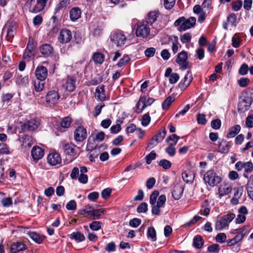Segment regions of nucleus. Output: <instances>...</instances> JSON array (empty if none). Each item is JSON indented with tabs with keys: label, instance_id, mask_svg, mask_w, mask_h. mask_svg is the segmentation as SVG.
<instances>
[{
	"label": "nucleus",
	"instance_id": "nucleus-1",
	"mask_svg": "<svg viewBox=\"0 0 253 253\" xmlns=\"http://www.w3.org/2000/svg\"><path fill=\"white\" fill-rule=\"evenodd\" d=\"M253 102V89L248 88L241 93L238 105L239 113H245L250 108Z\"/></svg>",
	"mask_w": 253,
	"mask_h": 253
},
{
	"label": "nucleus",
	"instance_id": "nucleus-2",
	"mask_svg": "<svg viewBox=\"0 0 253 253\" xmlns=\"http://www.w3.org/2000/svg\"><path fill=\"white\" fill-rule=\"evenodd\" d=\"M196 19L194 17H191L186 19L184 17H181L174 22L175 26H179L178 30L180 31H185L194 26L196 24Z\"/></svg>",
	"mask_w": 253,
	"mask_h": 253
},
{
	"label": "nucleus",
	"instance_id": "nucleus-3",
	"mask_svg": "<svg viewBox=\"0 0 253 253\" xmlns=\"http://www.w3.org/2000/svg\"><path fill=\"white\" fill-rule=\"evenodd\" d=\"M235 214L229 213L223 215L220 220H217L215 224V229L217 231H221L228 228L229 224L235 218Z\"/></svg>",
	"mask_w": 253,
	"mask_h": 253
},
{
	"label": "nucleus",
	"instance_id": "nucleus-4",
	"mask_svg": "<svg viewBox=\"0 0 253 253\" xmlns=\"http://www.w3.org/2000/svg\"><path fill=\"white\" fill-rule=\"evenodd\" d=\"M110 40L118 47L124 46L127 41L124 32L121 30L113 31L110 36Z\"/></svg>",
	"mask_w": 253,
	"mask_h": 253
},
{
	"label": "nucleus",
	"instance_id": "nucleus-5",
	"mask_svg": "<svg viewBox=\"0 0 253 253\" xmlns=\"http://www.w3.org/2000/svg\"><path fill=\"white\" fill-rule=\"evenodd\" d=\"M204 180L210 186L213 187L221 182V178L214 170H209L204 174Z\"/></svg>",
	"mask_w": 253,
	"mask_h": 253
},
{
	"label": "nucleus",
	"instance_id": "nucleus-6",
	"mask_svg": "<svg viewBox=\"0 0 253 253\" xmlns=\"http://www.w3.org/2000/svg\"><path fill=\"white\" fill-rule=\"evenodd\" d=\"M40 125V119L34 118L24 123L21 126V128L23 131H33L38 128Z\"/></svg>",
	"mask_w": 253,
	"mask_h": 253
},
{
	"label": "nucleus",
	"instance_id": "nucleus-7",
	"mask_svg": "<svg viewBox=\"0 0 253 253\" xmlns=\"http://www.w3.org/2000/svg\"><path fill=\"white\" fill-rule=\"evenodd\" d=\"M87 136L86 129L83 126H79L74 130V138L77 142H83Z\"/></svg>",
	"mask_w": 253,
	"mask_h": 253
},
{
	"label": "nucleus",
	"instance_id": "nucleus-8",
	"mask_svg": "<svg viewBox=\"0 0 253 253\" xmlns=\"http://www.w3.org/2000/svg\"><path fill=\"white\" fill-rule=\"evenodd\" d=\"M187 53L184 50L179 53L177 55L175 61L182 70H185L189 68V62L187 61Z\"/></svg>",
	"mask_w": 253,
	"mask_h": 253
},
{
	"label": "nucleus",
	"instance_id": "nucleus-9",
	"mask_svg": "<svg viewBox=\"0 0 253 253\" xmlns=\"http://www.w3.org/2000/svg\"><path fill=\"white\" fill-rule=\"evenodd\" d=\"M34 42L31 38H29L27 47L23 55V58L30 61L31 59L34 57L35 52L34 50Z\"/></svg>",
	"mask_w": 253,
	"mask_h": 253
},
{
	"label": "nucleus",
	"instance_id": "nucleus-10",
	"mask_svg": "<svg viewBox=\"0 0 253 253\" xmlns=\"http://www.w3.org/2000/svg\"><path fill=\"white\" fill-rule=\"evenodd\" d=\"M150 34V28L146 23H142L137 26L136 29V36L139 38H147Z\"/></svg>",
	"mask_w": 253,
	"mask_h": 253
},
{
	"label": "nucleus",
	"instance_id": "nucleus-11",
	"mask_svg": "<svg viewBox=\"0 0 253 253\" xmlns=\"http://www.w3.org/2000/svg\"><path fill=\"white\" fill-rule=\"evenodd\" d=\"M72 39L71 31L66 28L61 30L58 37V42L61 44L69 42Z\"/></svg>",
	"mask_w": 253,
	"mask_h": 253
},
{
	"label": "nucleus",
	"instance_id": "nucleus-12",
	"mask_svg": "<svg viewBox=\"0 0 253 253\" xmlns=\"http://www.w3.org/2000/svg\"><path fill=\"white\" fill-rule=\"evenodd\" d=\"M20 141L21 142V149L26 150L32 147L35 140L32 135L24 134L20 139Z\"/></svg>",
	"mask_w": 253,
	"mask_h": 253
},
{
	"label": "nucleus",
	"instance_id": "nucleus-13",
	"mask_svg": "<svg viewBox=\"0 0 253 253\" xmlns=\"http://www.w3.org/2000/svg\"><path fill=\"white\" fill-rule=\"evenodd\" d=\"M76 79L74 76H68L67 78L63 81V87L69 92H73L76 88Z\"/></svg>",
	"mask_w": 253,
	"mask_h": 253
},
{
	"label": "nucleus",
	"instance_id": "nucleus-14",
	"mask_svg": "<svg viewBox=\"0 0 253 253\" xmlns=\"http://www.w3.org/2000/svg\"><path fill=\"white\" fill-rule=\"evenodd\" d=\"M48 164L52 166L60 165L62 163V159L60 154L56 152L50 153L47 157Z\"/></svg>",
	"mask_w": 253,
	"mask_h": 253
},
{
	"label": "nucleus",
	"instance_id": "nucleus-15",
	"mask_svg": "<svg viewBox=\"0 0 253 253\" xmlns=\"http://www.w3.org/2000/svg\"><path fill=\"white\" fill-rule=\"evenodd\" d=\"M62 149L66 155L70 156H75L77 154L75 150L77 146L72 143L64 141L62 143Z\"/></svg>",
	"mask_w": 253,
	"mask_h": 253
},
{
	"label": "nucleus",
	"instance_id": "nucleus-16",
	"mask_svg": "<svg viewBox=\"0 0 253 253\" xmlns=\"http://www.w3.org/2000/svg\"><path fill=\"white\" fill-rule=\"evenodd\" d=\"M235 168L238 171H241L244 169L245 172L248 174L253 170V164L251 162L239 161L235 164Z\"/></svg>",
	"mask_w": 253,
	"mask_h": 253
},
{
	"label": "nucleus",
	"instance_id": "nucleus-17",
	"mask_svg": "<svg viewBox=\"0 0 253 253\" xmlns=\"http://www.w3.org/2000/svg\"><path fill=\"white\" fill-rule=\"evenodd\" d=\"M245 237V233L240 234L239 235H236L233 238L228 240L227 242V246L228 247H232L235 245H237V248H236V251L238 252L240 249L241 244L243 238Z\"/></svg>",
	"mask_w": 253,
	"mask_h": 253
},
{
	"label": "nucleus",
	"instance_id": "nucleus-18",
	"mask_svg": "<svg viewBox=\"0 0 253 253\" xmlns=\"http://www.w3.org/2000/svg\"><path fill=\"white\" fill-rule=\"evenodd\" d=\"M184 186L182 184L176 183L173 185L172 190V196L175 200L180 199L182 196Z\"/></svg>",
	"mask_w": 253,
	"mask_h": 253
},
{
	"label": "nucleus",
	"instance_id": "nucleus-19",
	"mask_svg": "<svg viewBox=\"0 0 253 253\" xmlns=\"http://www.w3.org/2000/svg\"><path fill=\"white\" fill-rule=\"evenodd\" d=\"M231 148V142L227 141L222 139L218 142L217 151L221 154H227Z\"/></svg>",
	"mask_w": 253,
	"mask_h": 253
},
{
	"label": "nucleus",
	"instance_id": "nucleus-20",
	"mask_svg": "<svg viewBox=\"0 0 253 253\" xmlns=\"http://www.w3.org/2000/svg\"><path fill=\"white\" fill-rule=\"evenodd\" d=\"M45 98L47 103L54 105L58 103L60 98V95L57 91L52 90L47 93Z\"/></svg>",
	"mask_w": 253,
	"mask_h": 253
},
{
	"label": "nucleus",
	"instance_id": "nucleus-21",
	"mask_svg": "<svg viewBox=\"0 0 253 253\" xmlns=\"http://www.w3.org/2000/svg\"><path fill=\"white\" fill-rule=\"evenodd\" d=\"M47 74V69L43 66H38L35 70V75L38 80H45Z\"/></svg>",
	"mask_w": 253,
	"mask_h": 253
},
{
	"label": "nucleus",
	"instance_id": "nucleus-22",
	"mask_svg": "<svg viewBox=\"0 0 253 253\" xmlns=\"http://www.w3.org/2000/svg\"><path fill=\"white\" fill-rule=\"evenodd\" d=\"M232 190V186L230 183L223 182L218 188V194L221 198L231 193Z\"/></svg>",
	"mask_w": 253,
	"mask_h": 253
},
{
	"label": "nucleus",
	"instance_id": "nucleus-23",
	"mask_svg": "<svg viewBox=\"0 0 253 253\" xmlns=\"http://www.w3.org/2000/svg\"><path fill=\"white\" fill-rule=\"evenodd\" d=\"M44 150L39 146H34L31 151V156L35 162L41 159L44 155Z\"/></svg>",
	"mask_w": 253,
	"mask_h": 253
},
{
	"label": "nucleus",
	"instance_id": "nucleus-24",
	"mask_svg": "<svg viewBox=\"0 0 253 253\" xmlns=\"http://www.w3.org/2000/svg\"><path fill=\"white\" fill-rule=\"evenodd\" d=\"M40 50L44 57H47L53 54L54 49L50 44L45 43L40 47Z\"/></svg>",
	"mask_w": 253,
	"mask_h": 253
},
{
	"label": "nucleus",
	"instance_id": "nucleus-25",
	"mask_svg": "<svg viewBox=\"0 0 253 253\" xmlns=\"http://www.w3.org/2000/svg\"><path fill=\"white\" fill-rule=\"evenodd\" d=\"M193 78L191 74L188 72L186 75H185L184 79L182 80L178 84L179 87L181 90H185L190 84Z\"/></svg>",
	"mask_w": 253,
	"mask_h": 253
},
{
	"label": "nucleus",
	"instance_id": "nucleus-26",
	"mask_svg": "<svg viewBox=\"0 0 253 253\" xmlns=\"http://www.w3.org/2000/svg\"><path fill=\"white\" fill-rule=\"evenodd\" d=\"M160 15V13L158 10L150 11L147 14L146 17V21L147 23L152 25L157 21Z\"/></svg>",
	"mask_w": 253,
	"mask_h": 253
},
{
	"label": "nucleus",
	"instance_id": "nucleus-27",
	"mask_svg": "<svg viewBox=\"0 0 253 253\" xmlns=\"http://www.w3.org/2000/svg\"><path fill=\"white\" fill-rule=\"evenodd\" d=\"M27 246L22 242H17L13 243L10 247V250L13 253H17L26 249Z\"/></svg>",
	"mask_w": 253,
	"mask_h": 253
},
{
	"label": "nucleus",
	"instance_id": "nucleus-28",
	"mask_svg": "<svg viewBox=\"0 0 253 253\" xmlns=\"http://www.w3.org/2000/svg\"><path fill=\"white\" fill-rule=\"evenodd\" d=\"M81 10L78 7H74L70 10V18L73 22L76 21L81 16Z\"/></svg>",
	"mask_w": 253,
	"mask_h": 253
},
{
	"label": "nucleus",
	"instance_id": "nucleus-29",
	"mask_svg": "<svg viewBox=\"0 0 253 253\" xmlns=\"http://www.w3.org/2000/svg\"><path fill=\"white\" fill-rule=\"evenodd\" d=\"M96 96L97 98L100 101H104L107 99L105 94L104 85H101L98 86L96 88Z\"/></svg>",
	"mask_w": 253,
	"mask_h": 253
},
{
	"label": "nucleus",
	"instance_id": "nucleus-30",
	"mask_svg": "<svg viewBox=\"0 0 253 253\" xmlns=\"http://www.w3.org/2000/svg\"><path fill=\"white\" fill-rule=\"evenodd\" d=\"M105 133L103 131H100L95 135L91 134L88 138L87 141L90 142L91 141H97L98 142H102L105 138Z\"/></svg>",
	"mask_w": 253,
	"mask_h": 253
},
{
	"label": "nucleus",
	"instance_id": "nucleus-31",
	"mask_svg": "<svg viewBox=\"0 0 253 253\" xmlns=\"http://www.w3.org/2000/svg\"><path fill=\"white\" fill-rule=\"evenodd\" d=\"M241 130V126L239 125H236L233 127L230 128L229 132L226 135V137L231 138L234 137L237 134L239 133Z\"/></svg>",
	"mask_w": 253,
	"mask_h": 253
},
{
	"label": "nucleus",
	"instance_id": "nucleus-32",
	"mask_svg": "<svg viewBox=\"0 0 253 253\" xmlns=\"http://www.w3.org/2000/svg\"><path fill=\"white\" fill-rule=\"evenodd\" d=\"M204 241L202 236L197 235L193 239V245L196 249H201L204 245Z\"/></svg>",
	"mask_w": 253,
	"mask_h": 253
},
{
	"label": "nucleus",
	"instance_id": "nucleus-33",
	"mask_svg": "<svg viewBox=\"0 0 253 253\" xmlns=\"http://www.w3.org/2000/svg\"><path fill=\"white\" fill-rule=\"evenodd\" d=\"M71 239H74L76 241L80 242L85 240V238L84 235L80 232H74L71 234Z\"/></svg>",
	"mask_w": 253,
	"mask_h": 253
},
{
	"label": "nucleus",
	"instance_id": "nucleus-34",
	"mask_svg": "<svg viewBox=\"0 0 253 253\" xmlns=\"http://www.w3.org/2000/svg\"><path fill=\"white\" fill-rule=\"evenodd\" d=\"M92 58L95 64H101L104 61V55L100 52H95Z\"/></svg>",
	"mask_w": 253,
	"mask_h": 253
},
{
	"label": "nucleus",
	"instance_id": "nucleus-35",
	"mask_svg": "<svg viewBox=\"0 0 253 253\" xmlns=\"http://www.w3.org/2000/svg\"><path fill=\"white\" fill-rule=\"evenodd\" d=\"M34 88L37 92H40L43 90L45 85V80H38L34 82Z\"/></svg>",
	"mask_w": 253,
	"mask_h": 253
},
{
	"label": "nucleus",
	"instance_id": "nucleus-36",
	"mask_svg": "<svg viewBox=\"0 0 253 253\" xmlns=\"http://www.w3.org/2000/svg\"><path fill=\"white\" fill-rule=\"evenodd\" d=\"M28 235L33 241L38 244L42 243L43 241L40 235L35 232H29Z\"/></svg>",
	"mask_w": 253,
	"mask_h": 253
},
{
	"label": "nucleus",
	"instance_id": "nucleus-37",
	"mask_svg": "<svg viewBox=\"0 0 253 253\" xmlns=\"http://www.w3.org/2000/svg\"><path fill=\"white\" fill-rule=\"evenodd\" d=\"M72 122V119L69 117L63 118L60 122V126L63 128H67L70 127Z\"/></svg>",
	"mask_w": 253,
	"mask_h": 253
},
{
	"label": "nucleus",
	"instance_id": "nucleus-38",
	"mask_svg": "<svg viewBox=\"0 0 253 253\" xmlns=\"http://www.w3.org/2000/svg\"><path fill=\"white\" fill-rule=\"evenodd\" d=\"M147 235L148 238H150L152 241L154 242L156 241V232L153 227H148Z\"/></svg>",
	"mask_w": 253,
	"mask_h": 253
},
{
	"label": "nucleus",
	"instance_id": "nucleus-39",
	"mask_svg": "<svg viewBox=\"0 0 253 253\" xmlns=\"http://www.w3.org/2000/svg\"><path fill=\"white\" fill-rule=\"evenodd\" d=\"M174 97L169 96L167 97L162 103V108L164 110H167L171 105V103L174 101Z\"/></svg>",
	"mask_w": 253,
	"mask_h": 253
},
{
	"label": "nucleus",
	"instance_id": "nucleus-40",
	"mask_svg": "<svg viewBox=\"0 0 253 253\" xmlns=\"http://www.w3.org/2000/svg\"><path fill=\"white\" fill-rule=\"evenodd\" d=\"M248 226H244L241 228L232 230L231 231V233L232 234L239 235L242 234L243 232V234L245 233V236H246L248 234L249 232L248 230Z\"/></svg>",
	"mask_w": 253,
	"mask_h": 253
},
{
	"label": "nucleus",
	"instance_id": "nucleus-41",
	"mask_svg": "<svg viewBox=\"0 0 253 253\" xmlns=\"http://www.w3.org/2000/svg\"><path fill=\"white\" fill-rule=\"evenodd\" d=\"M166 133V130L165 128H164L163 129L160 130L153 137L160 143L164 139Z\"/></svg>",
	"mask_w": 253,
	"mask_h": 253
},
{
	"label": "nucleus",
	"instance_id": "nucleus-42",
	"mask_svg": "<svg viewBox=\"0 0 253 253\" xmlns=\"http://www.w3.org/2000/svg\"><path fill=\"white\" fill-rule=\"evenodd\" d=\"M237 18L236 14L234 13H232L227 17V22L231 23V25L236 27L237 24Z\"/></svg>",
	"mask_w": 253,
	"mask_h": 253
},
{
	"label": "nucleus",
	"instance_id": "nucleus-43",
	"mask_svg": "<svg viewBox=\"0 0 253 253\" xmlns=\"http://www.w3.org/2000/svg\"><path fill=\"white\" fill-rule=\"evenodd\" d=\"M102 223L99 221H94L89 224V228L93 231H98L101 228Z\"/></svg>",
	"mask_w": 253,
	"mask_h": 253
},
{
	"label": "nucleus",
	"instance_id": "nucleus-44",
	"mask_svg": "<svg viewBox=\"0 0 253 253\" xmlns=\"http://www.w3.org/2000/svg\"><path fill=\"white\" fill-rule=\"evenodd\" d=\"M242 40L239 38V36L236 34L232 38V45L235 48H237L240 46L241 42Z\"/></svg>",
	"mask_w": 253,
	"mask_h": 253
},
{
	"label": "nucleus",
	"instance_id": "nucleus-45",
	"mask_svg": "<svg viewBox=\"0 0 253 253\" xmlns=\"http://www.w3.org/2000/svg\"><path fill=\"white\" fill-rule=\"evenodd\" d=\"M45 6L37 1L35 6L32 9H30V11L32 13H38L42 11L44 8Z\"/></svg>",
	"mask_w": 253,
	"mask_h": 253
},
{
	"label": "nucleus",
	"instance_id": "nucleus-46",
	"mask_svg": "<svg viewBox=\"0 0 253 253\" xmlns=\"http://www.w3.org/2000/svg\"><path fill=\"white\" fill-rule=\"evenodd\" d=\"M130 60V57L127 55H124L123 57L119 60L117 65L119 67H122L125 66Z\"/></svg>",
	"mask_w": 253,
	"mask_h": 253
},
{
	"label": "nucleus",
	"instance_id": "nucleus-47",
	"mask_svg": "<svg viewBox=\"0 0 253 253\" xmlns=\"http://www.w3.org/2000/svg\"><path fill=\"white\" fill-rule=\"evenodd\" d=\"M157 154L154 151H152L149 154L145 156L146 163L147 164L149 165L151 163L152 160L156 159Z\"/></svg>",
	"mask_w": 253,
	"mask_h": 253
},
{
	"label": "nucleus",
	"instance_id": "nucleus-48",
	"mask_svg": "<svg viewBox=\"0 0 253 253\" xmlns=\"http://www.w3.org/2000/svg\"><path fill=\"white\" fill-rule=\"evenodd\" d=\"M201 6L204 10L209 13L210 10L212 9L211 0H204Z\"/></svg>",
	"mask_w": 253,
	"mask_h": 253
},
{
	"label": "nucleus",
	"instance_id": "nucleus-49",
	"mask_svg": "<svg viewBox=\"0 0 253 253\" xmlns=\"http://www.w3.org/2000/svg\"><path fill=\"white\" fill-rule=\"evenodd\" d=\"M174 145L169 143V146L165 149L166 152L171 157L174 156L176 153V149L174 148Z\"/></svg>",
	"mask_w": 253,
	"mask_h": 253
},
{
	"label": "nucleus",
	"instance_id": "nucleus-50",
	"mask_svg": "<svg viewBox=\"0 0 253 253\" xmlns=\"http://www.w3.org/2000/svg\"><path fill=\"white\" fill-rule=\"evenodd\" d=\"M151 121V117H150L149 113H147L143 115L141 120V124L143 126H146L150 123Z\"/></svg>",
	"mask_w": 253,
	"mask_h": 253
},
{
	"label": "nucleus",
	"instance_id": "nucleus-51",
	"mask_svg": "<svg viewBox=\"0 0 253 253\" xmlns=\"http://www.w3.org/2000/svg\"><path fill=\"white\" fill-rule=\"evenodd\" d=\"M250 83V80L247 78H241L238 81V84L241 87H246Z\"/></svg>",
	"mask_w": 253,
	"mask_h": 253
},
{
	"label": "nucleus",
	"instance_id": "nucleus-52",
	"mask_svg": "<svg viewBox=\"0 0 253 253\" xmlns=\"http://www.w3.org/2000/svg\"><path fill=\"white\" fill-rule=\"evenodd\" d=\"M137 211L138 213L146 212L148 211V205L145 202L140 204L137 208Z\"/></svg>",
	"mask_w": 253,
	"mask_h": 253
},
{
	"label": "nucleus",
	"instance_id": "nucleus-53",
	"mask_svg": "<svg viewBox=\"0 0 253 253\" xmlns=\"http://www.w3.org/2000/svg\"><path fill=\"white\" fill-rule=\"evenodd\" d=\"M159 195L158 191L155 190L151 194L150 197V203L152 205L155 204L157 199Z\"/></svg>",
	"mask_w": 253,
	"mask_h": 253
},
{
	"label": "nucleus",
	"instance_id": "nucleus-54",
	"mask_svg": "<svg viewBox=\"0 0 253 253\" xmlns=\"http://www.w3.org/2000/svg\"><path fill=\"white\" fill-rule=\"evenodd\" d=\"M93 215L94 216V220L96 219H99L102 215L105 213V210L103 209L94 210Z\"/></svg>",
	"mask_w": 253,
	"mask_h": 253
},
{
	"label": "nucleus",
	"instance_id": "nucleus-55",
	"mask_svg": "<svg viewBox=\"0 0 253 253\" xmlns=\"http://www.w3.org/2000/svg\"><path fill=\"white\" fill-rule=\"evenodd\" d=\"M104 249L108 253L114 252L116 250V245L114 242H111L106 245Z\"/></svg>",
	"mask_w": 253,
	"mask_h": 253
},
{
	"label": "nucleus",
	"instance_id": "nucleus-56",
	"mask_svg": "<svg viewBox=\"0 0 253 253\" xmlns=\"http://www.w3.org/2000/svg\"><path fill=\"white\" fill-rule=\"evenodd\" d=\"M159 165L164 169H169L171 166V163L170 161L163 159L159 162Z\"/></svg>",
	"mask_w": 253,
	"mask_h": 253
},
{
	"label": "nucleus",
	"instance_id": "nucleus-57",
	"mask_svg": "<svg viewBox=\"0 0 253 253\" xmlns=\"http://www.w3.org/2000/svg\"><path fill=\"white\" fill-rule=\"evenodd\" d=\"M17 79L19 84L22 85H26L29 83V78L28 76L22 77L21 75H18Z\"/></svg>",
	"mask_w": 253,
	"mask_h": 253
},
{
	"label": "nucleus",
	"instance_id": "nucleus-58",
	"mask_svg": "<svg viewBox=\"0 0 253 253\" xmlns=\"http://www.w3.org/2000/svg\"><path fill=\"white\" fill-rule=\"evenodd\" d=\"M201 218V216H198V215H195L190 221H189V222L186 223L185 224H184L183 227H190L191 225L195 224Z\"/></svg>",
	"mask_w": 253,
	"mask_h": 253
},
{
	"label": "nucleus",
	"instance_id": "nucleus-59",
	"mask_svg": "<svg viewBox=\"0 0 253 253\" xmlns=\"http://www.w3.org/2000/svg\"><path fill=\"white\" fill-rule=\"evenodd\" d=\"M176 0H165L164 5L165 7L167 9H171L175 3Z\"/></svg>",
	"mask_w": 253,
	"mask_h": 253
},
{
	"label": "nucleus",
	"instance_id": "nucleus-60",
	"mask_svg": "<svg viewBox=\"0 0 253 253\" xmlns=\"http://www.w3.org/2000/svg\"><path fill=\"white\" fill-rule=\"evenodd\" d=\"M1 203L4 207H9L12 204L11 198L10 197L4 198L1 201Z\"/></svg>",
	"mask_w": 253,
	"mask_h": 253
},
{
	"label": "nucleus",
	"instance_id": "nucleus-61",
	"mask_svg": "<svg viewBox=\"0 0 253 253\" xmlns=\"http://www.w3.org/2000/svg\"><path fill=\"white\" fill-rule=\"evenodd\" d=\"M197 123L199 125H205L207 123L206 116L203 114H198L197 117Z\"/></svg>",
	"mask_w": 253,
	"mask_h": 253
},
{
	"label": "nucleus",
	"instance_id": "nucleus-62",
	"mask_svg": "<svg viewBox=\"0 0 253 253\" xmlns=\"http://www.w3.org/2000/svg\"><path fill=\"white\" fill-rule=\"evenodd\" d=\"M227 239L226 235L224 233H220L218 234L215 237V239L217 242L223 243Z\"/></svg>",
	"mask_w": 253,
	"mask_h": 253
},
{
	"label": "nucleus",
	"instance_id": "nucleus-63",
	"mask_svg": "<svg viewBox=\"0 0 253 253\" xmlns=\"http://www.w3.org/2000/svg\"><path fill=\"white\" fill-rule=\"evenodd\" d=\"M221 125V121L218 119L213 120L211 122V126L214 129H218L220 127Z\"/></svg>",
	"mask_w": 253,
	"mask_h": 253
},
{
	"label": "nucleus",
	"instance_id": "nucleus-64",
	"mask_svg": "<svg viewBox=\"0 0 253 253\" xmlns=\"http://www.w3.org/2000/svg\"><path fill=\"white\" fill-rule=\"evenodd\" d=\"M141 222V220L137 218H134L131 219L129 222V225L132 227H138Z\"/></svg>",
	"mask_w": 253,
	"mask_h": 253
}]
</instances>
